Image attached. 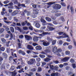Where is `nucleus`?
Wrapping results in <instances>:
<instances>
[{"mask_svg":"<svg viewBox=\"0 0 76 76\" xmlns=\"http://www.w3.org/2000/svg\"><path fill=\"white\" fill-rule=\"evenodd\" d=\"M1 40L3 43H4V44H5V43H6V40L4 38H2L1 39Z\"/></svg>","mask_w":76,"mask_h":76,"instance_id":"f704fd0d","label":"nucleus"},{"mask_svg":"<svg viewBox=\"0 0 76 76\" xmlns=\"http://www.w3.org/2000/svg\"><path fill=\"white\" fill-rule=\"evenodd\" d=\"M18 11H14L12 13L11 15L12 16H15V15H16L17 14H18Z\"/></svg>","mask_w":76,"mask_h":76,"instance_id":"dca6fc26","label":"nucleus"},{"mask_svg":"<svg viewBox=\"0 0 76 76\" xmlns=\"http://www.w3.org/2000/svg\"><path fill=\"white\" fill-rule=\"evenodd\" d=\"M70 67L69 66H66L65 67L66 70H69L70 69Z\"/></svg>","mask_w":76,"mask_h":76,"instance_id":"4d7b16f0","label":"nucleus"},{"mask_svg":"<svg viewBox=\"0 0 76 76\" xmlns=\"http://www.w3.org/2000/svg\"><path fill=\"white\" fill-rule=\"evenodd\" d=\"M61 4L62 7H66V4L64 2H61Z\"/></svg>","mask_w":76,"mask_h":76,"instance_id":"c85d7f7f","label":"nucleus"},{"mask_svg":"<svg viewBox=\"0 0 76 76\" xmlns=\"http://www.w3.org/2000/svg\"><path fill=\"white\" fill-rule=\"evenodd\" d=\"M68 48L69 50H72L73 48V46L72 45H69L68 47Z\"/></svg>","mask_w":76,"mask_h":76,"instance_id":"c756f323","label":"nucleus"},{"mask_svg":"<svg viewBox=\"0 0 76 76\" xmlns=\"http://www.w3.org/2000/svg\"><path fill=\"white\" fill-rule=\"evenodd\" d=\"M44 60H45V61H46V62H48L49 61H50V60H51V59L48 58V57H46L45 58H44Z\"/></svg>","mask_w":76,"mask_h":76,"instance_id":"4be33fe9","label":"nucleus"},{"mask_svg":"<svg viewBox=\"0 0 76 76\" xmlns=\"http://www.w3.org/2000/svg\"><path fill=\"white\" fill-rule=\"evenodd\" d=\"M51 76H58V72L56 73H52L51 74Z\"/></svg>","mask_w":76,"mask_h":76,"instance_id":"f8f14e48","label":"nucleus"},{"mask_svg":"<svg viewBox=\"0 0 76 76\" xmlns=\"http://www.w3.org/2000/svg\"><path fill=\"white\" fill-rule=\"evenodd\" d=\"M33 11L34 12V14L32 15V17L33 18H35L37 16V15L39 14V12H39V10H38L37 9H34Z\"/></svg>","mask_w":76,"mask_h":76,"instance_id":"7ed1b4c3","label":"nucleus"},{"mask_svg":"<svg viewBox=\"0 0 76 76\" xmlns=\"http://www.w3.org/2000/svg\"><path fill=\"white\" fill-rule=\"evenodd\" d=\"M72 66L73 69H75V68H76V64H72Z\"/></svg>","mask_w":76,"mask_h":76,"instance_id":"09e8293b","label":"nucleus"},{"mask_svg":"<svg viewBox=\"0 0 76 76\" xmlns=\"http://www.w3.org/2000/svg\"><path fill=\"white\" fill-rule=\"evenodd\" d=\"M36 70H37V69H36V68H33L32 69H31V71H32V72H35V71H36Z\"/></svg>","mask_w":76,"mask_h":76,"instance_id":"bf43d9fd","label":"nucleus"},{"mask_svg":"<svg viewBox=\"0 0 76 76\" xmlns=\"http://www.w3.org/2000/svg\"><path fill=\"white\" fill-rule=\"evenodd\" d=\"M37 50H41L42 49V47L40 45L37 46L35 47Z\"/></svg>","mask_w":76,"mask_h":76,"instance_id":"4468645a","label":"nucleus"},{"mask_svg":"<svg viewBox=\"0 0 76 76\" xmlns=\"http://www.w3.org/2000/svg\"><path fill=\"white\" fill-rule=\"evenodd\" d=\"M70 54V52L69 50H67L65 51V54L66 55H69Z\"/></svg>","mask_w":76,"mask_h":76,"instance_id":"2f4dec72","label":"nucleus"},{"mask_svg":"<svg viewBox=\"0 0 76 76\" xmlns=\"http://www.w3.org/2000/svg\"><path fill=\"white\" fill-rule=\"evenodd\" d=\"M29 29L30 30H31V31H32L33 30V27L32 26L29 27Z\"/></svg>","mask_w":76,"mask_h":76,"instance_id":"338daca9","label":"nucleus"},{"mask_svg":"<svg viewBox=\"0 0 76 76\" xmlns=\"http://www.w3.org/2000/svg\"><path fill=\"white\" fill-rule=\"evenodd\" d=\"M37 5L36 4H33L32 5V7L33 8H35V9L37 8Z\"/></svg>","mask_w":76,"mask_h":76,"instance_id":"69168bd1","label":"nucleus"},{"mask_svg":"<svg viewBox=\"0 0 76 76\" xmlns=\"http://www.w3.org/2000/svg\"><path fill=\"white\" fill-rule=\"evenodd\" d=\"M60 19L62 21V22H64V21H65V20L64 18V17L61 16L60 18Z\"/></svg>","mask_w":76,"mask_h":76,"instance_id":"ea45409f","label":"nucleus"},{"mask_svg":"<svg viewBox=\"0 0 76 76\" xmlns=\"http://www.w3.org/2000/svg\"><path fill=\"white\" fill-rule=\"evenodd\" d=\"M57 47H54L53 50V51L54 54L56 53L57 52Z\"/></svg>","mask_w":76,"mask_h":76,"instance_id":"ddd939ff","label":"nucleus"},{"mask_svg":"<svg viewBox=\"0 0 76 76\" xmlns=\"http://www.w3.org/2000/svg\"><path fill=\"white\" fill-rule=\"evenodd\" d=\"M35 59L34 58H32L30 59V60L29 61H28L27 64L28 65H32V64H34V63L35 62Z\"/></svg>","mask_w":76,"mask_h":76,"instance_id":"20e7f679","label":"nucleus"},{"mask_svg":"<svg viewBox=\"0 0 76 76\" xmlns=\"http://www.w3.org/2000/svg\"><path fill=\"white\" fill-rule=\"evenodd\" d=\"M66 45H69V43L68 42H65L64 43V44L63 45V46H66Z\"/></svg>","mask_w":76,"mask_h":76,"instance_id":"c9c22d12","label":"nucleus"},{"mask_svg":"<svg viewBox=\"0 0 76 76\" xmlns=\"http://www.w3.org/2000/svg\"><path fill=\"white\" fill-rule=\"evenodd\" d=\"M23 30H25V31H28V28L27 27H23Z\"/></svg>","mask_w":76,"mask_h":76,"instance_id":"4c0bfd02","label":"nucleus"},{"mask_svg":"<svg viewBox=\"0 0 76 76\" xmlns=\"http://www.w3.org/2000/svg\"><path fill=\"white\" fill-rule=\"evenodd\" d=\"M55 15L56 16V17H58V16H60V15H61V14H60L57 13V14H55Z\"/></svg>","mask_w":76,"mask_h":76,"instance_id":"680f3d73","label":"nucleus"},{"mask_svg":"<svg viewBox=\"0 0 76 76\" xmlns=\"http://www.w3.org/2000/svg\"><path fill=\"white\" fill-rule=\"evenodd\" d=\"M73 41L74 42V44L75 46L76 47V41H75V39H73Z\"/></svg>","mask_w":76,"mask_h":76,"instance_id":"13d9d810","label":"nucleus"},{"mask_svg":"<svg viewBox=\"0 0 76 76\" xmlns=\"http://www.w3.org/2000/svg\"><path fill=\"white\" fill-rule=\"evenodd\" d=\"M1 69H5V66L4 65V64H3L2 65V66L1 67Z\"/></svg>","mask_w":76,"mask_h":76,"instance_id":"e433bc0d","label":"nucleus"},{"mask_svg":"<svg viewBox=\"0 0 76 76\" xmlns=\"http://www.w3.org/2000/svg\"><path fill=\"white\" fill-rule=\"evenodd\" d=\"M8 9H13L14 7H13V6L10 5V6H9L8 7Z\"/></svg>","mask_w":76,"mask_h":76,"instance_id":"603ef678","label":"nucleus"},{"mask_svg":"<svg viewBox=\"0 0 76 76\" xmlns=\"http://www.w3.org/2000/svg\"><path fill=\"white\" fill-rule=\"evenodd\" d=\"M53 23L55 25H57V24H58L57 22L56 21H53Z\"/></svg>","mask_w":76,"mask_h":76,"instance_id":"0e129e2a","label":"nucleus"},{"mask_svg":"<svg viewBox=\"0 0 76 76\" xmlns=\"http://www.w3.org/2000/svg\"><path fill=\"white\" fill-rule=\"evenodd\" d=\"M40 60H41V58H36L37 61H38V62H39V61H40Z\"/></svg>","mask_w":76,"mask_h":76,"instance_id":"864d4df0","label":"nucleus"},{"mask_svg":"<svg viewBox=\"0 0 76 76\" xmlns=\"http://www.w3.org/2000/svg\"><path fill=\"white\" fill-rule=\"evenodd\" d=\"M56 40H53L52 42V44L53 45H55V44H56Z\"/></svg>","mask_w":76,"mask_h":76,"instance_id":"5fc2aeb1","label":"nucleus"},{"mask_svg":"<svg viewBox=\"0 0 76 76\" xmlns=\"http://www.w3.org/2000/svg\"><path fill=\"white\" fill-rule=\"evenodd\" d=\"M40 20L41 22L42 23V25L43 26H45V25H47V24L46 23V21L45 20H44V19L41 18L40 19Z\"/></svg>","mask_w":76,"mask_h":76,"instance_id":"0eeeda50","label":"nucleus"},{"mask_svg":"<svg viewBox=\"0 0 76 76\" xmlns=\"http://www.w3.org/2000/svg\"><path fill=\"white\" fill-rule=\"evenodd\" d=\"M49 66L50 69H54V68H53L54 67V66L51 65L50 64H49Z\"/></svg>","mask_w":76,"mask_h":76,"instance_id":"37998d69","label":"nucleus"},{"mask_svg":"<svg viewBox=\"0 0 76 76\" xmlns=\"http://www.w3.org/2000/svg\"><path fill=\"white\" fill-rule=\"evenodd\" d=\"M24 37L27 40L29 41L31 39H32V37L30 36H28V35H25Z\"/></svg>","mask_w":76,"mask_h":76,"instance_id":"1a4fd4ad","label":"nucleus"},{"mask_svg":"<svg viewBox=\"0 0 76 76\" xmlns=\"http://www.w3.org/2000/svg\"><path fill=\"white\" fill-rule=\"evenodd\" d=\"M35 26L37 28H39L40 27V24L38 23H36L35 24Z\"/></svg>","mask_w":76,"mask_h":76,"instance_id":"b1692460","label":"nucleus"},{"mask_svg":"<svg viewBox=\"0 0 76 76\" xmlns=\"http://www.w3.org/2000/svg\"><path fill=\"white\" fill-rule=\"evenodd\" d=\"M55 3H56L55 2H49L47 3V4H48V5H52V4H55Z\"/></svg>","mask_w":76,"mask_h":76,"instance_id":"473e14b6","label":"nucleus"},{"mask_svg":"<svg viewBox=\"0 0 76 76\" xmlns=\"http://www.w3.org/2000/svg\"><path fill=\"white\" fill-rule=\"evenodd\" d=\"M4 31V29L3 28H0V33H3Z\"/></svg>","mask_w":76,"mask_h":76,"instance_id":"bb28decb","label":"nucleus"},{"mask_svg":"<svg viewBox=\"0 0 76 76\" xmlns=\"http://www.w3.org/2000/svg\"><path fill=\"white\" fill-rule=\"evenodd\" d=\"M48 25L50 26H54V25L51 23H47Z\"/></svg>","mask_w":76,"mask_h":76,"instance_id":"c03bdc74","label":"nucleus"},{"mask_svg":"<svg viewBox=\"0 0 76 76\" xmlns=\"http://www.w3.org/2000/svg\"><path fill=\"white\" fill-rule=\"evenodd\" d=\"M1 14L2 15H5L6 13H7V12H4V11H2L1 12Z\"/></svg>","mask_w":76,"mask_h":76,"instance_id":"79ce46f5","label":"nucleus"},{"mask_svg":"<svg viewBox=\"0 0 76 76\" xmlns=\"http://www.w3.org/2000/svg\"><path fill=\"white\" fill-rule=\"evenodd\" d=\"M44 51L46 53H48L51 52V50H50V49H46L44 50Z\"/></svg>","mask_w":76,"mask_h":76,"instance_id":"a878e982","label":"nucleus"},{"mask_svg":"<svg viewBox=\"0 0 76 76\" xmlns=\"http://www.w3.org/2000/svg\"><path fill=\"white\" fill-rule=\"evenodd\" d=\"M58 44L59 45H62L63 44V41L61 40H59Z\"/></svg>","mask_w":76,"mask_h":76,"instance_id":"49530a36","label":"nucleus"},{"mask_svg":"<svg viewBox=\"0 0 76 76\" xmlns=\"http://www.w3.org/2000/svg\"><path fill=\"white\" fill-rule=\"evenodd\" d=\"M2 56L3 57L7 58V54L5 53H2Z\"/></svg>","mask_w":76,"mask_h":76,"instance_id":"412c9836","label":"nucleus"},{"mask_svg":"<svg viewBox=\"0 0 76 76\" xmlns=\"http://www.w3.org/2000/svg\"><path fill=\"white\" fill-rule=\"evenodd\" d=\"M7 32L8 33V34H10V38L9 39L10 40H12V38H13V36L12 33H11V32H10V31H8Z\"/></svg>","mask_w":76,"mask_h":76,"instance_id":"9b49d317","label":"nucleus"},{"mask_svg":"<svg viewBox=\"0 0 76 76\" xmlns=\"http://www.w3.org/2000/svg\"><path fill=\"white\" fill-rule=\"evenodd\" d=\"M5 50V48H4V47L0 48V51H4Z\"/></svg>","mask_w":76,"mask_h":76,"instance_id":"72a5a7b5","label":"nucleus"},{"mask_svg":"<svg viewBox=\"0 0 76 76\" xmlns=\"http://www.w3.org/2000/svg\"><path fill=\"white\" fill-rule=\"evenodd\" d=\"M28 23V21H25V22H22L21 23V25L23 26H25V25H26Z\"/></svg>","mask_w":76,"mask_h":76,"instance_id":"2eb2a0df","label":"nucleus"},{"mask_svg":"<svg viewBox=\"0 0 76 76\" xmlns=\"http://www.w3.org/2000/svg\"><path fill=\"white\" fill-rule=\"evenodd\" d=\"M48 34H48V32H42V34H38V35H39V37H33V41L34 42H37V41H38V38L41 39V38H42V37H44L45 35H48Z\"/></svg>","mask_w":76,"mask_h":76,"instance_id":"f257e3e1","label":"nucleus"},{"mask_svg":"<svg viewBox=\"0 0 76 76\" xmlns=\"http://www.w3.org/2000/svg\"><path fill=\"white\" fill-rule=\"evenodd\" d=\"M75 61V60L73 59H70V62H71V63H74Z\"/></svg>","mask_w":76,"mask_h":76,"instance_id":"58836bf2","label":"nucleus"},{"mask_svg":"<svg viewBox=\"0 0 76 76\" xmlns=\"http://www.w3.org/2000/svg\"><path fill=\"white\" fill-rule=\"evenodd\" d=\"M70 9L72 15H73L74 14V9H73V7H72V6H71Z\"/></svg>","mask_w":76,"mask_h":76,"instance_id":"aec40b11","label":"nucleus"},{"mask_svg":"<svg viewBox=\"0 0 76 76\" xmlns=\"http://www.w3.org/2000/svg\"><path fill=\"white\" fill-rule=\"evenodd\" d=\"M26 48L27 49L29 50H34V48H33V47L29 45H27Z\"/></svg>","mask_w":76,"mask_h":76,"instance_id":"9d476101","label":"nucleus"},{"mask_svg":"<svg viewBox=\"0 0 76 76\" xmlns=\"http://www.w3.org/2000/svg\"><path fill=\"white\" fill-rule=\"evenodd\" d=\"M64 34V32H59V33H58V34H59V35H63Z\"/></svg>","mask_w":76,"mask_h":76,"instance_id":"6e6d98bb","label":"nucleus"},{"mask_svg":"<svg viewBox=\"0 0 76 76\" xmlns=\"http://www.w3.org/2000/svg\"><path fill=\"white\" fill-rule=\"evenodd\" d=\"M47 39L48 41H52V39L50 38V37H47Z\"/></svg>","mask_w":76,"mask_h":76,"instance_id":"a19ab883","label":"nucleus"},{"mask_svg":"<svg viewBox=\"0 0 76 76\" xmlns=\"http://www.w3.org/2000/svg\"><path fill=\"white\" fill-rule=\"evenodd\" d=\"M53 8L55 10H59L61 8V6L59 4H55L53 6Z\"/></svg>","mask_w":76,"mask_h":76,"instance_id":"f03ea898","label":"nucleus"},{"mask_svg":"<svg viewBox=\"0 0 76 76\" xmlns=\"http://www.w3.org/2000/svg\"><path fill=\"white\" fill-rule=\"evenodd\" d=\"M10 29L11 30V31L13 33L15 31V30L14 29V28L13 27H10Z\"/></svg>","mask_w":76,"mask_h":76,"instance_id":"cd10ccee","label":"nucleus"},{"mask_svg":"<svg viewBox=\"0 0 76 76\" xmlns=\"http://www.w3.org/2000/svg\"><path fill=\"white\" fill-rule=\"evenodd\" d=\"M42 71V69L40 67H39L38 69V72H41Z\"/></svg>","mask_w":76,"mask_h":76,"instance_id":"774afa93","label":"nucleus"},{"mask_svg":"<svg viewBox=\"0 0 76 76\" xmlns=\"http://www.w3.org/2000/svg\"><path fill=\"white\" fill-rule=\"evenodd\" d=\"M42 45H44V46H48L49 45H50V44L49 42H44L42 43Z\"/></svg>","mask_w":76,"mask_h":76,"instance_id":"a211bd4d","label":"nucleus"},{"mask_svg":"<svg viewBox=\"0 0 76 76\" xmlns=\"http://www.w3.org/2000/svg\"><path fill=\"white\" fill-rule=\"evenodd\" d=\"M58 52H59V53L62 52V49H61V48H58Z\"/></svg>","mask_w":76,"mask_h":76,"instance_id":"8fccbe9b","label":"nucleus"},{"mask_svg":"<svg viewBox=\"0 0 76 76\" xmlns=\"http://www.w3.org/2000/svg\"><path fill=\"white\" fill-rule=\"evenodd\" d=\"M46 64V63L45 62H43L42 63V67H44L45 65Z\"/></svg>","mask_w":76,"mask_h":76,"instance_id":"052dcab7","label":"nucleus"},{"mask_svg":"<svg viewBox=\"0 0 76 76\" xmlns=\"http://www.w3.org/2000/svg\"><path fill=\"white\" fill-rule=\"evenodd\" d=\"M38 45V44L36 43H33L32 44V45L33 46H34V47H35V46H36V45Z\"/></svg>","mask_w":76,"mask_h":76,"instance_id":"3c124183","label":"nucleus"},{"mask_svg":"<svg viewBox=\"0 0 76 76\" xmlns=\"http://www.w3.org/2000/svg\"><path fill=\"white\" fill-rule=\"evenodd\" d=\"M19 53H21V54H22V55H25V53L24 52L22 51L21 50H19Z\"/></svg>","mask_w":76,"mask_h":76,"instance_id":"5701e85b","label":"nucleus"},{"mask_svg":"<svg viewBox=\"0 0 76 76\" xmlns=\"http://www.w3.org/2000/svg\"><path fill=\"white\" fill-rule=\"evenodd\" d=\"M24 37V36H23V35H21L19 36V38L20 39H22Z\"/></svg>","mask_w":76,"mask_h":76,"instance_id":"a18cd8bd","label":"nucleus"},{"mask_svg":"<svg viewBox=\"0 0 76 76\" xmlns=\"http://www.w3.org/2000/svg\"><path fill=\"white\" fill-rule=\"evenodd\" d=\"M56 38L58 39H60L61 38H63V36H58V37H57Z\"/></svg>","mask_w":76,"mask_h":76,"instance_id":"e2e57ef3","label":"nucleus"},{"mask_svg":"<svg viewBox=\"0 0 76 76\" xmlns=\"http://www.w3.org/2000/svg\"><path fill=\"white\" fill-rule=\"evenodd\" d=\"M18 3V2L17 0H15L14 1V4H17Z\"/></svg>","mask_w":76,"mask_h":76,"instance_id":"de8ad7c7","label":"nucleus"},{"mask_svg":"<svg viewBox=\"0 0 76 76\" xmlns=\"http://www.w3.org/2000/svg\"><path fill=\"white\" fill-rule=\"evenodd\" d=\"M70 58L69 57H65L63 58H62L61 59V61L62 62H67L68 60H69V59Z\"/></svg>","mask_w":76,"mask_h":76,"instance_id":"39448f33","label":"nucleus"},{"mask_svg":"<svg viewBox=\"0 0 76 76\" xmlns=\"http://www.w3.org/2000/svg\"><path fill=\"white\" fill-rule=\"evenodd\" d=\"M63 35V36H62V38H69V36H68V35H67V34L65 33H64Z\"/></svg>","mask_w":76,"mask_h":76,"instance_id":"f3484780","label":"nucleus"},{"mask_svg":"<svg viewBox=\"0 0 76 76\" xmlns=\"http://www.w3.org/2000/svg\"><path fill=\"white\" fill-rule=\"evenodd\" d=\"M15 69V67L13 66H12L10 69V71H13Z\"/></svg>","mask_w":76,"mask_h":76,"instance_id":"393cba45","label":"nucleus"},{"mask_svg":"<svg viewBox=\"0 0 76 76\" xmlns=\"http://www.w3.org/2000/svg\"><path fill=\"white\" fill-rule=\"evenodd\" d=\"M45 19L48 22H50L51 21V19L48 17H46Z\"/></svg>","mask_w":76,"mask_h":76,"instance_id":"6ab92c4d","label":"nucleus"},{"mask_svg":"<svg viewBox=\"0 0 76 76\" xmlns=\"http://www.w3.org/2000/svg\"><path fill=\"white\" fill-rule=\"evenodd\" d=\"M10 73H11V76H18V75H17V72H16V70L13 72H10Z\"/></svg>","mask_w":76,"mask_h":76,"instance_id":"423d86ee","label":"nucleus"},{"mask_svg":"<svg viewBox=\"0 0 76 76\" xmlns=\"http://www.w3.org/2000/svg\"><path fill=\"white\" fill-rule=\"evenodd\" d=\"M39 56L42 58H44L45 57V56L44 55L40 54Z\"/></svg>","mask_w":76,"mask_h":76,"instance_id":"7c9ffc66","label":"nucleus"},{"mask_svg":"<svg viewBox=\"0 0 76 76\" xmlns=\"http://www.w3.org/2000/svg\"><path fill=\"white\" fill-rule=\"evenodd\" d=\"M54 29H55V28H54L49 26H47L46 28V30L48 31H53V30H54Z\"/></svg>","mask_w":76,"mask_h":76,"instance_id":"6e6552de","label":"nucleus"}]
</instances>
